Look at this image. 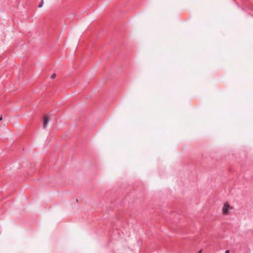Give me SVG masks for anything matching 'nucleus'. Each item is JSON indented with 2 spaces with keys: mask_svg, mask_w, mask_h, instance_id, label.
<instances>
[{
  "mask_svg": "<svg viewBox=\"0 0 253 253\" xmlns=\"http://www.w3.org/2000/svg\"><path fill=\"white\" fill-rule=\"evenodd\" d=\"M233 208L228 203H225L222 208V212L224 215H227L230 213V211Z\"/></svg>",
  "mask_w": 253,
  "mask_h": 253,
  "instance_id": "f257e3e1",
  "label": "nucleus"
},
{
  "mask_svg": "<svg viewBox=\"0 0 253 253\" xmlns=\"http://www.w3.org/2000/svg\"><path fill=\"white\" fill-rule=\"evenodd\" d=\"M48 118L47 116H45L44 118L43 122V126L44 128H46L48 123Z\"/></svg>",
  "mask_w": 253,
  "mask_h": 253,
  "instance_id": "f03ea898",
  "label": "nucleus"
},
{
  "mask_svg": "<svg viewBox=\"0 0 253 253\" xmlns=\"http://www.w3.org/2000/svg\"><path fill=\"white\" fill-rule=\"evenodd\" d=\"M43 0H42L41 2V3L39 4V5L38 7H39V8L42 7V5H43Z\"/></svg>",
  "mask_w": 253,
  "mask_h": 253,
  "instance_id": "7ed1b4c3",
  "label": "nucleus"
},
{
  "mask_svg": "<svg viewBox=\"0 0 253 253\" xmlns=\"http://www.w3.org/2000/svg\"><path fill=\"white\" fill-rule=\"evenodd\" d=\"M55 77H56V74H53L51 76V78L53 79L55 78Z\"/></svg>",
  "mask_w": 253,
  "mask_h": 253,
  "instance_id": "20e7f679",
  "label": "nucleus"
},
{
  "mask_svg": "<svg viewBox=\"0 0 253 253\" xmlns=\"http://www.w3.org/2000/svg\"><path fill=\"white\" fill-rule=\"evenodd\" d=\"M225 253H230L229 250L226 251Z\"/></svg>",
  "mask_w": 253,
  "mask_h": 253,
  "instance_id": "39448f33",
  "label": "nucleus"
},
{
  "mask_svg": "<svg viewBox=\"0 0 253 253\" xmlns=\"http://www.w3.org/2000/svg\"><path fill=\"white\" fill-rule=\"evenodd\" d=\"M202 250H201L200 251H199V252L198 253H202Z\"/></svg>",
  "mask_w": 253,
  "mask_h": 253,
  "instance_id": "423d86ee",
  "label": "nucleus"
},
{
  "mask_svg": "<svg viewBox=\"0 0 253 253\" xmlns=\"http://www.w3.org/2000/svg\"><path fill=\"white\" fill-rule=\"evenodd\" d=\"M1 120H2V117H1L0 118V121Z\"/></svg>",
  "mask_w": 253,
  "mask_h": 253,
  "instance_id": "0eeeda50",
  "label": "nucleus"
}]
</instances>
